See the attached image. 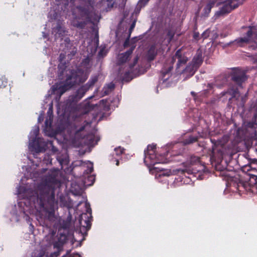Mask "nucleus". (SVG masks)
<instances>
[{"label": "nucleus", "instance_id": "9b49d317", "mask_svg": "<svg viewBox=\"0 0 257 257\" xmlns=\"http://www.w3.org/2000/svg\"><path fill=\"white\" fill-rule=\"evenodd\" d=\"M65 31L64 29L61 26L60 24L57 23L55 27H54L52 30V33L54 34L55 39L61 38L64 35Z\"/></svg>", "mask_w": 257, "mask_h": 257}, {"label": "nucleus", "instance_id": "412c9836", "mask_svg": "<svg viewBox=\"0 0 257 257\" xmlns=\"http://www.w3.org/2000/svg\"><path fill=\"white\" fill-rule=\"evenodd\" d=\"M53 121V116L51 114L49 115L47 117L45 123L47 127H50Z\"/></svg>", "mask_w": 257, "mask_h": 257}, {"label": "nucleus", "instance_id": "f8f14e48", "mask_svg": "<svg viewBox=\"0 0 257 257\" xmlns=\"http://www.w3.org/2000/svg\"><path fill=\"white\" fill-rule=\"evenodd\" d=\"M57 5L61 6V9L65 11L68 10L69 5H73L74 0H56Z\"/></svg>", "mask_w": 257, "mask_h": 257}, {"label": "nucleus", "instance_id": "a18cd8bd", "mask_svg": "<svg viewBox=\"0 0 257 257\" xmlns=\"http://www.w3.org/2000/svg\"><path fill=\"white\" fill-rule=\"evenodd\" d=\"M194 159L195 160H197L198 159L197 158H194Z\"/></svg>", "mask_w": 257, "mask_h": 257}, {"label": "nucleus", "instance_id": "aec40b11", "mask_svg": "<svg viewBox=\"0 0 257 257\" xmlns=\"http://www.w3.org/2000/svg\"><path fill=\"white\" fill-rule=\"evenodd\" d=\"M251 126L250 127V130L249 131L251 133L250 135V138L252 140H257V132L255 129L254 128V124H251Z\"/></svg>", "mask_w": 257, "mask_h": 257}, {"label": "nucleus", "instance_id": "2eb2a0df", "mask_svg": "<svg viewBox=\"0 0 257 257\" xmlns=\"http://www.w3.org/2000/svg\"><path fill=\"white\" fill-rule=\"evenodd\" d=\"M233 0H228L225 2V5L222 9V13H229L232 10L234 9L236 7H232L231 5Z\"/></svg>", "mask_w": 257, "mask_h": 257}, {"label": "nucleus", "instance_id": "f704fd0d", "mask_svg": "<svg viewBox=\"0 0 257 257\" xmlns=\"http://www.w3.org/2000/svg\"><path fill=\"white\" fill-rule=\"evenodd\" d=\"M57 17V13L55 12H53V17L52 18V19H56Z\"/></svg>", "mask_w": 257, "mask_h": 257}, {"label": "nucleus", "instance_id": "6ab92c4d", "mask_svg": "<svg viewBox=\"0 0 257 257\" xmlns=\"http://www.w3.org/2000/svg\"><path fill=\"white\" fill-rule=\"evenodd\" d=\"M187 173L188 174L191 173V170L190 169H174L172 170V174L173 175H177L179 173H181V174H184L185 173Z\"/></svg>", "mask_w": 257, "mask_h": 257}, {"label": "nucleus", "instance_id": "4c0bfd02", "mask_svg": "<svg viewBox=\"0 0 257 257\" xmlns=\"http://www.w3.org/2000/svg\"><path fill=\"white\" fill-rule=\"evenodd\" d=\"M191 94H192V96H193L194 97H195V96H196V93H195L194 92L192 91V92H191Z\"/></svg>", "mask_w": 257, "mask_h": 257}, {"label": "nucleus", "instance_id": "b1692460", "mask_svg": "<svg viewBox=\"0 0 257 257\" xmlns=\"http://www.w3.org/2000/svg\"><path fill=\"white\" fill-rule=\"evenodd\" d=\"M173 68V66H170L167 70H163L162 71V74H163V77H165V76L166 75H167V74H169V72H170L171 71V70Z\"/></svg>", "mask_w": 257, "mask_h": 257}, {"label": "nucleus", "instance_id": "c03bdc74", "mask_svg": "<svg viewBox=\"0 0 257 257\" xmlns=\"http://www.w3.org/2000/svg\"><path fill=\"white\" fill-rule=\"evenodd\" d=\"M221 37H225V35H224V36H223V35H221Z\"/></svg>", "mask_w": 257, "mask_h": 257}, {"label": "nucleus", "instance_id": "a19ab883", "mask_svg": "<svg viewBox=\"0 0 257 257\" xmlns=\"http://www.w3.org/2000/svg\"><path fill=\"white\" fill-rule=\"evenodd\" d=\"M55 254L56 256H57L59 255V253L58 252H55Z\"/></svg>", "mask_w": 257, "mask_h": 257}, {"label": "nucleus", "instance_id": "20e7f679", "mask_svg": "<svg viewBox=\"0 0 257 257\" xmlns=\"http://www.w3.org/2000/svg\"><path fill=\"white\" fill-rule=\"evenodd\" d=\"M98 81L97 76L92 77L85 85L81 87L76 92V94L72 96L73 102H77L84 95L86 92Z\"/></svg>", "mask_w": 257, "mask_h": 257}, {"label": "nucleus", "instance_id": "a211bd4d", "mask_svg": "<svg viewBox=\"0 0 257 257\" xmlns=\"http://www.w3.org/2000/svg\"><path fill=\"white\" fill-rule=\"evenodd\" d=\"M197 69V68L194 67V65L191 63L186 67L184 72L188 73L190 76H192Z\"/></svg>", "mask_w": 257, "mask_h": 257}, {"label": "nucleus", "instance_id": "4be33fe9", "mask_svg": "<svg viewBox=\"0 0 257 257\" xmlns=\"http://www.w3.org/2000/svg\"><path fill=\"white\" fill-rule=\"evenodd\" d=\"M196 141L197 138L195 137H190L185 141V144H190Z\"/></svg>", "mask_w": 257, "mask_h": 257}, {"label": "nucleus", "instance_id": "473e14b6", "mask_svg": "<svg viewBox=\"0 0 257 257\" xmlns=\"http://www.w3.org/2000/svg\"><path fill=\"white\" fill-rule=\"evenodd\" d=\"M98 55H99V56H103L104 55H105V53L104 52V51L103 50H101L99 52Z\"/></svg>", "mask_w": 257, "mask_h": 257}, {"label": "nucleus", "instance_id": "c85d7f7f", "mask_svg": "<svg viewBox=\"0 0 257 257\" xmlns=\"http://www.w3.org/2000/svg\"><path fill=\"white\" fill-rule=\"evenodd\" d=\"M156 148V145H150L148 146V151H151V150H153L154 149H155Z\"/></svg>", "mask_w": 257, "mask_h": 257}, {"label": "nucleus", "instance_id": "f03ea898", "mask_svg": "<svg viewBox=\"0 0 257 257\" xmlns=\"http://www.w3.org/2000/svg\"><path fill=\"white\" fill-rule=\"evenodd\" d=\"M66 80L64 82L53 86L54 92L59 94L60 97L72 87L84 82L87 79L86 75L79 69L69 71L66 73Z\"/></svg>", "mask_w": 257, "mask_h": 257}, {"label": "nucleus", "instance_id": "de8ad7c7", "mask_svg": "<svg viewBox=\"0 0 257 257\" xmlns=\"http://www.w3.org/2000/svg\"><path fill=\"white\" fill-rule=\"evenodd\" d=\"M132 73H133V74H136L135 72H132Z\"/></svg>", "mask_w": 257, "mask_h": 257}, {"label": "nucleus", "instance_id": "4468645a", "mask_svg": "<svg viewBox=\"0 0 257 257\" xmlns=\"http://www.w3.org/2000/svg\"><path fill=\"white\" fill-rule=\"evenodd\" d=\"M76 51L77 49L75 47L71 45L70 44H68L67 50L65 53H67L68 59H72V57L75 55Z\"/></svg>", "mask_w": 257, "mask_h": 257}, {"label": "nucleus", "instance_id": "393cba45", "mask_svg": "<svg viewBox=\"0 0 257 257\" xmlns=\"http://www.w3.org/2000/svg\"><path fill=\"white\" fill-rule=\"evenodd\" d=\"M136 22H137V19H135L134 20V21L133 22L132 24H131V27L129 29L130 34H131L132 33V32L133 31L134 28L135 27Z\"/></svg>", "mask_w": 257, "mask_h": 257}, {"label": "nucleus", "instance_id": "39448f33", "mask_svg": "<svg viewBox=\"0 0 257 257\" xmlns=\"http://www.w3.org/2000/svg\"><path fill=\"white\" fill-rule=\"evenodd\" d=\"M255 29L252 27L250 28L246 33V36L243 38H240L234 41L230 42L227 44L229 46L231 44H237L238 45L241 46L242 44L248 43L250 42H255V39L257 37V34L256 33Z\"/></svg>", "mask_w": 257, "mask_h": 257}, {"label": "nucleus", "instance_id": "ddd939ff", "mask_svg": "<svg viewBox=\"0 0 257 257\" xmlns=\"http://www.w3.org/2000/svg\"><path fill=\"white\" fill-rule=\"evenodd\" d=\"M115 88V85L110 82L106 84L102 90V93L103 96L107 95L112 92Z\"/></svg>", "mask_w": 257, "mask_h": 257}, {"label": "nucleus", "instance_id": "c756f323", "mask_svg": "<svg viewBox=\"0 0 257 257\" xmlns=\"http://www.w3.org/2000/svg\"><path fill=\"white\" fill-rule=\"evenodd\" d=\"M70 222H66L63 225V228H70Z\"/></svg>", "mask_w": 257, "mask_h": 257}, {"label": "nucleus", "instance_id": "bb28decb", "mask_svg": "<svg viewBox=\"0 0 257 257\" xmlns=\"http://www.w3.org/2000/svg\"><path fill=\"white\" fill-rule=\"evenodd\" d=\"M115 151L116 152V155H118L121 154L123 153V149L121 148L120 147H119L118 148H115Z\"/></svg>", "mask_w": 257, "mask_h": 257}, {"label": "nucleus", "instance_id": "37998d69", "mask_svg": "<svg viewBox=\"0 0 257 257\" xmlns=\"http://www.w3.org/2000/svg\"><path fill=\"white\" fill-rule=\"evenodd\" d=\"M209 86L210 88H212V85L211 84H209Z\"/></svg>", "mask_w": 257, "mask_h": 257}, {"label": "nucleus", "instance_id": "ea45409f", "mask_svg": "<svg viewBox=\"0 0 257 257\" xmlns=\"http://www.w3.org/2000/svg\"><path fill=\"white\" fill-rule=\"evenodd\" d=\"M52 150H53V151H56V149L54 147H53Z\"/></svg>", "mask_w": 257, "mask_h": 257}, {"label": "nucleus", "instance_id": "0eeeda50", "mask_svg": "<svg viewBox=\"0 0 257 257\" xmlns=\"http://www.w3.org/2000/svg\"><path fill=\"white\" fill-rule=\"evenodd\" d=\"M246 79L245 72L240 69H235L231 74V79L239 85H241Z\"/></svg>", "mask_w": 257, "mask_h": 257}, {"label": "nucleus", "instance_id": "9d476101", "mask_svg": "<svg viewBox=\"0 0 257 257\" xmlns=\"http://www.w3.org/2000/svg\"><path fill=\"white\" fill-rule=\"evenodd\" d=\"M203 62L202 53L201 51H198L194 57L191 63L194 65V67L198 68L201 65Z\"/></svg>", "mask_w": 257, "mask_h": 257}, {"label": "nucleus", "instance_id": "7ed1b4c3", "mask_svg": "<svg viewBox=\"0 0 257 257\" xmlns=\"http://www.w3.org/2000/svg\"><path fill=\"white\" fill-rule=\"evenodd\" d=\"M92 7L91 6H78L72 10L73 19L72 25L75 27L83 29L86 25L85 22H79L78 19H86L89 18V12Z\"/></svg>", "mask_w": 257, "mask_h": 257}, {"label": "nucleus", "instance_id": "58836bf2", "mask_svg": "<svg viewBox=\"0 0 257 257\" xmlns=\"http://www.w3.org/2000/svg\"><path fill=\"white\" fill-rule=\"evenodd\" d=\"M92 171H93V168L91 167L90 170H89V173H91L92 172Z\"/></svg>", "mask_w": 257, "mask_h": 257}, {"label": "nucleus", "instance_id": "e433bc0d", "mask_svg": "<svg viewBox=\"0 0 257 257\" xmlns=\"http://www.w3.org/2000/svg\"><path fill=\"white\" fill-rule=\"evenodd\" d=\"M64 58V55L63 54H61L60 55V61H62L63 59Z\"/></svg>", "mask_w": 257, "mask_h": 257}, {"label": "nucleus", "instance_id": "f3484780", "mask_svg": "<svg viewBox=\"0 0 257 257\" xmlns=\"http://www.w3.org/2000/svg\"><path fill=\"white\" fill-rule=\"evenodd\" d=\"M157 55V49L156 45H152L148 53V58L150 60H152L154 59L155 57Z\"/></svg>", "mask_w": 257, "mask_h": 257}, {"label": "nucleus", "instance_id": "7c9ffc66", "mask_svg": "<svg viewBox=\"0 0 257 257\" xmlns=\"http://www.w3.org/2000/svg\"><path fill=\"white\" fill-rule=\"evenodd\" d=\"M199 37V33L198 32H194L193 34V38L195 39H198Z\"/></svg>", "mask_w": 257, "mask_h": 257}, {"label": "nucleus", "instance_id": "5701e85b", "mask_svg": "<svg viewBox=\"0 0 257 257\" xmlns=\"http://www.w3.org/2000/svg\"><path fill=\"white\" fill-rule=\"evenodd\" d=\"M192 165V162H184L182 163L181 165L184 167L183 169H190L189 168Z\"/></svg>", "mask_w": 257, "mask_h": 257}, {"label": "nucleus", "instance_id": "cd10ccee", "mask_svg": "<svg viewBox=\"0 0 257 257\" xmlns=\"http://www.w3.org/2000/svg\"><path fill=\"white\" fill-rule=\"evenodd\" d=\"M138 59H139V57L138 56H136L134 59V62H133V64H131L130 65V68L131 69H132L134 66L138 62Z\"/></svg>", "mask_w": 257, "mask_h": 257}, {"label": "nucleus", "instance_id": "72a5a7b5", "mask_svg": "<svg viewBox=\"0 0 257 257\" xmlns=\"http://www.w3.org/2000/svg\"><path fill=\"white\" fill-rule=\"evenodd\" d=\"M128 45H129V40L128 39L126 40L124 42L123 46L124 47H126L128 46Z\"/></svg>", "mask_w": 257, "mask_h": 257}, {"label": "nucleus", "instance_id": "6e6552de", "mask_svg": "<svg viewBox=\"0 0 257 257\" xmlns=\"http://www.w3.org/2000/svg\"><path fill=\"white\" fill-rule=\"evenodd\" d=\"M176 59H178V68L180 66L181 64H184L186 63L188 60L187 57L185 56H182L181 51L180 50H178L176 52L175 55L171 58V62L172 63H173Z\"/></svg>", "mask_w": 257, "mask_h": 257}, {"label": "nucleus", "instance_id": "1a4fd4ad", "mask_svg": "<svg viewBox=\"0 0 257 257\" xmlns=\"http://www.w3.org/2000/svg\"><path fill=\"white\" fill-rule=\"evenodd\" d=\"M135 47L133 46L131 49L124 53H121L118 56V63L119 64H123L126 62L130 56L133 53Z\"/></svg>", "mask_w": 257, "mask_h": 257}, {"label": "nucleus", "instance_id": "dca6fc26", "mask_svg": "<svg viewBox=\"0 0 257 257\" xmlns=\"http://www.w3.org/2000/svg\"><path fill=\"white\" fill-rule=\"evenodd\" d=\"M216 3L215 0H210L204 9V16L207 17L210 13L211 9L213 8Z\"/></svg>", "mask_w": 257, "mask_h": 257}, {"label": "nucleus", "instance_id": "f257e3e1", "mask_svg": "<svg viewBox=\"0 0 257 257\" xmlns=\"http://www.w3.org/2000/svg\"><path fill=\"white\" fill-rule=\"evenodd\" d=\"M58 170H50L43 179L42 182L38 186L36 192V202L44 210L53 208L55 204L54 188L58 184Z\"/></svg>", "mask_w": 257, "mask_h": 257}, {"label": "nucleus", "instance_id": "2f4dec72", "mask_svg": "<svg viewBox=\"0 0 257 257\" xmlns=\"http://www.w3.org/2000/svg\"><path fill=\"white\" fill-rule=\"evenodd\" d=\"M171 175H173L172 174V171H169L167 172V173L163 174V175L167 176H169Z\"/></svg>", "mask_w": 257, "mask_h": 257}, {"label": "nucleus", "instance_id": "79ce46f5", "mask_svg": "<svg viewBox=\"0 0 257 257\" xmlns=\"http://www.w3.org/2000/svg\"><path fill=\"white\" fill-rule=\"evenodd\" d=\"M116 164V165H117V166H118V164H119V162H118V160H117Z\"/></svg>", "mask_w": 257, "mask_h": 257}, {"label": "nucleus", "instance_id": "a878e982", "mask_svg": "<svg viewBox=\"0 0 257 257\" xmlns=\"http://www.w3.org/2000/svg\"><path fill=\"white\" fill-rule=\"evenodd\" d=\"M210 31L209 30H206L202 34V37L204 39L208 38L209 36Z\"/></svg>", "mask_w": 257, "mask_h": 257}, {"label": "nucleus", "instance_id": "c9c22d12", "mask_svg": "<svg viewBox=\"0 0 257 257\" xmlns=\"http://www.w3.org/2000/svg\"><path fill=\"white\" fill-rule=\"evenodd\" d=\"M168 35L170 37V40L172 39L173 37V34H172L171 32H168Z\"/></svg>", "mask_w": 257, "mask_h": 257}, {"label": "nucleus", "instance_id": "423d86ee", "mask_svg": "<svg viewBox=\"0 0 257 257\" xmlns=\"http://www.w3.org/2000/svg\"><path fill=\"white\" fill-rule=\"evenodd\" d=\"M39 132L38 126H35L33 131V135L35 136V141L33 143L34 149L36 153L43 152L45 151L47 144L41 138H37ZM31 147L32 146V143L30 144Z\"/></svg>", "mask_w": 257, "mask_h": 257}, {"label": "nucleus", "instance_id": "49530a36", "mask_svg": "<svg viewBox=\"0 0 257 257\" xmlns=\"http://www.w3.org/2000/svg\"><path fill=\"white\" fill-rule=\"evenodd\" d=\"M50 15L51 16H52V14L51 13V12H50Z\"/></svg>", "mask_w": 257, "mask_h": 257}, {"label": "nucleus", "instance_id": "09e8293b", "mask_svg": "<svg viewBox=\"0 0 257 257\" xmlns=\"http://www.w3.org/2000/svg\"><path fill=\"white\" fill-rule=\"evenodd\" d=\"M146 2H148L149 0H145Z\"/></svg>", "mask_w": 257, "mask_h": 257}]
</instances>
